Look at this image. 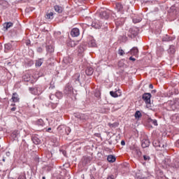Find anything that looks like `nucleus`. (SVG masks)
<instances>
[{"label":"nucleus","mask_w":179,"mask_h":179,"mask_svg":"<svg viewBox=\"0 0 179 179\" xmlns=\"http://www.w3.org/2000/svg\"><path fill=\"white\" fill-rule=\"evenodd\" d=\"M168 106L166 107V110L168 111H176V110H178L179 108V99H175L173 101H169L166 103Z\"/></svg>","instance_id":"obj_1"},{"label":"nucleus","mask_w":179,"mask_h":179,"mask_svg":"<svg viewBox=\"0 0 179 179\" xmlns=\"http://www.w3.org/2000/svg\"><path fill=\"white\" fill-rule=\"evenodd\" d=\"M64 92V94L69 97L73 96V87H72V85H71V84H67L66 85Z\"/></svg>","instance_id":"obj_2"},{"label":"nucleus","mask_w":179,"mask_h":179,"mask_svg":"<svg viewBox=\"0 0 179 179\" xmlns=\"http://www.w3.org/2000/svg\"><path fill=\"white\" fill-rule=\"evenodd\" d=\"M85 76L83 74H81V76L79 73H76L73 76V79L76 83H80V82H83L85 80Z\"/></svg>","instance_id":"obj_3"},{"label":"nucleus","mask_w":179,"mask_h":179,"mask_svg":"<svg viewBox=\"0 0 179 179\" xmlns=\"http://www.w3.org/2000/svg\"><path fill=\"white\" fill-rule=\"evenodd\" d=\"M152 98V94L150 93H145L143 94L142 99L145 101V104H150V99Z\"/></svg>","instance_id":"obj_4"},{"label":"nucleus","mask_w":179,"mask_h":179,"mask_svg":"<svg viewBox=\"0 0 179 179\" xmlns=\"http://www.w3.org/2000/svg\"><path fill=\"white\" fill-rule=\"evenodd\" d=\"M75 117L76 118H78V120H80V121H86V120H89V116L83 113L76 114L75 115Z\"/></svg>","instance_id":"obj_5"},{"label":"nucleus","mask_w":179,"mask_h":179,"mask_svg":"<svg viewBox=\"0 0 179 179\" xmlns=\"http://www.w3.org/2000/svg\"><path fill=\"white\" fill-rule=\"evenodd\" d=\"M62 97V92H57L55 95L54 94H51L50 96V100H58L57 99H61Z\"/></svg>","instance_id":"obj_6"},{"label":"nucleus","mask_w":179,"mask_h":179,"mask_svg":"<svg viewBox=\"0 0 179 179\" xmlns=\"http://www.w3.org/2000/svg\"><path fill=\"white\" fill-rule=\"evenodd\" d=\"M80 34V31L78 28H73L71 31V35L72 37H78Z\"/></svg>","instance_id":"obj_7"},{"label":"nucleus","mask_w":179,"mask_h":179,"mask_svg":"<svg viewBox=\"0 0 179 179\" xmlns=\"http://www.w3.org/2000/svg\"><path fill=\"white\" fill-rule=\"evenodd\" d=\"M13 50V45L12 43H6L4 45V52H8V51H12Z\"/></svg>","instance_id":"obj_8"},{"label":"nucleus","mask_w":179,"mask_h":179,"mask_svg":"<svg viewBox=\"0 0 179 179\" xmlns=\"http://www.w3.org/2000/svg\"><path fill=\"white\" fill-rule=\"evenodd\" d=\"M35 125H36V127H38L39 128H43V127H44L45 124L44 123L43 119H38L35 122Z\"/></svg>","instance_id":"obj_9"},{"label":"nucleus","mask_w":179,"mask_h":179,"mask_svg":"<svg viewBox=\"0 0 179 179\" xmlns=\"http://www.w3.org/2000/svg\"><path fill=\"white\" fill-rule=\"evenodd\" d=\"M150 145V141H149V140L144 139L142 141V143H141L142 148H149Z\"/></svg>","instance_id":"obj_10"},{"label":"nucleus","mask_w":179,"mask_h":179,"mask_svg":"<svg viewBox=\"0 0 179 179\" xmlns=\"http://www.w3.org/2000/svg\"><path fill=\"white\" fill-rule=\"evenodd\" d=\"M139 52V50H138V48H133L131 50H130V54L131 55H134V57H138V54Z\"/></svg>","instance_id":"obj_11"},{"label":"nucleus","mask_w":179,"mask_h":179,"mask_svg":"<svg viewBox=\"0 0 179 179\" xmlns=\"http://www.w3.org/2000/svg\"><path fill=\"white\" fill-rule=\"evenodd\" d=\"M85 73L88 76L93 75V68L87 67V69L85 70Z\"/></svg>","instance_id":"obj_12"},{"label":"nucleus","mask_w":179,"mask_h":179,"mask_svg":"<svg viewBox=\"0 0 179 179\" xmlns=\"http://www.w3.org/2000/svg\"><path fill=\"white\" fill-rule=\"evenodd\" d=\"M12 100L13 103H17L19 101V95L17 93H13L12 96Z\"/></svg>","instance_id":"obj_13"},{"label":"nucleus","mask_w":179,"mask_h":179,"mask_svg":"<svg viewBox=\"0 0 179 179\" xmlns=\"http://www.w3.org/2000/svg\"><path fill=\"white\" fill-rule=\"evenodd\" d=\"M100 17L102 19H108V13L107 11H102L100 13Z\"/></svg>","instance_id":"obj_14"},{"label":"nucleus","mask_w":179,"mask_h":179,"mask_svg":"<svg viewBox=\"0 0 179 179\" xmlns=\"http://www.w3.org/2000/svg\"><path fill=\"white\" fill-rule=\"evenodd\" d=\"M63 62H64V64H72V58L69 57H66L63 59Z\"/></svg>","instance_id":"obj_15"},{"label":"nucleus","mask_w":179,"mask_h":179,"mask_svg":"<svg viewBox=\"0 0 179 179\" xmlns=\"http://www.w3.org/2000/svg\"><path fill=\"white\" fill-rule=\"evenodd\" d=\"M55 12H57V13H62L64 9L61 6L56 5L55 6Z\"/></svg>","instance_id":"obj_16"},{"label":"nucleus","mask_w":179,"mask_h":179,"mask_svg":"<svg viewBox=\"0 0 179 179\" xmlns=\"http://www.w3.org/2000/svg\"><path fill=\"white\" fill-rule=\"evenodd\" d=\"M13 26V23L12 22H6L3 24V27L6 30H8V29H10V27H12Z\"/></svg>","instance_id":"obj_17"},{"label":"nucleus","mask_w":179,"mask_h":179,"mask_svg":"<svg viewBox=\"0 0 179 179\" xmlns=\"http://www.w3.org/2000/svg\"><path fill=\"white\" fill-rule=\"evenodd\" d=\"M162 41H173V38L170 37L169 35H165L162 37Z\"/></svg>","instance_id":"obj_18"},{"label":"nucleus","mask_w":179,"mask_h":179,"mask_svg":"<svg viewBox=\"0 0 179 179\" xmlns=\"http://www.w3.org/2000/svg\"><path fill=\"white\" fill-rule=\"evenodd\" d=\"M77 44H78V42H76L75 41H70L68 42L67 45L69 47L73 48V47H76Z\"/></svg>","instance_id":"obj_19"},{"label":"nucleus","mask_w":179,"mask_h":179,"mask_svg":"<svg viewBox=\"0 0 179 179\" xmlns=\"http://www.w3.org/2000/svg\"><path fill=\"white\" fill-rule=\"evenodd\" d=\"M54 46L52 45H46V51L47 52H50V54H51V52H54Z\"/></svg>","instance_id":"obj_20"},{"label":"nucleus","mask_w":179,"mask_h":179,"mask_svg":"<svg viewBox=\"0 0 179 179\" xmlns=\"http://www.w3.org/2000/svg\"><path fill=\"white\" fill-rule=\"evenodd\" d=\"M168 52L169 54H174V52H176V48L174 47V45H171L169 47V48L168 49Z\"/></svg>","instance_id":"obj_21"},{"label":"nucleus","mask_w":179,"mask_h":179,"mask_svg":"<svg viewBox=\"0 0 179 179\" xmlns=\"http://www.w3.org/2000/svg\"><path fill=\"white\" fill-rule=\"evenodd\" d=\"M107 160L110 163H114V162H115V157H114L113 155H109V156H108Z\"/></svg>","instance_id":"obj_22"},{"label":"nucleus","mask_w":179,"mask_h":179,"mask_svg":"<svg viewBox=\"0 0 179 179\" xmlns=\"http://www.w3.org/2000/svg\"><path fill=\"white\" fill-rule=\"evenodd\" d=\"M123 8H124V7L122 6V4H121L120 3H116V9H117V12H121V10H122Z\"/></svg>","instance_id":"obj_23"},{"label":"nucleus","mask_w":179,"mask_h":179,"mask_svg":"<svg viewBox=\"0 0 179 179\" xmlns=\"http://www.w3.org/2000/svg\"><path fill=\"white\" fill-rule=\"evenodd\" d=\"M46 19H54V13L53 12H50L48 13L45 15Z\"/></svg>","instance_id":"obj_24"},{"label":"nucleus","mask_w":179,"mask_h":179,"mask_svg":"<svg viewBox=\"0 0 179 179\" xmlns=\"http://www.w3.org/2000/svg\"><path fill=\"white\" fill-rule=\"evenodd\" d=\"M134 117H135L136 120H139V118H141V117H142V113H141V111L137 110L134 114Z\"/></svg>","instance_id":"obj_25"},{"label":"nucleus","mask_w":179,"mask_h":179,"mask_svg":"<svg viewBox=\"0 0 179 179\" xmlns=\"http://www.w3.org/2000/svg\"><path fill=\"white\" fill-rule=\"evenodd\" d=\"M32 142L34 143V145H39L41 141L37 137H33Z\"/></svg>","instance_id":"obj_26"},{"label":"nucleus","mask_w":179,"mask_h":179,"mask_svg":"<svg viewBox=\"0 0 179 179\" xmlns=\"http://www.w3.org/2000/svg\"><path fill=\"white\" fill-rule=\"evenodd\" d=\"M43 62H44L43 59H39L36 60V66H41V65H43Z\"/></svg>","instance_id":"obj_27"},{"label":"nucleus","mask_w":179,"mask_h":179,"mask_svg":"<svg viewBox=\"0 0 179 179\" xmlns=\"http://www.w3.org/2000/svg\"><path fill=\"white\" fill-rule=\"evenodd\" d=\"M64 129H65V126L64 125H60L57 127V131L60 133V134H63L64 133Z\"/></svg>","instance_id":"obj_28"},{"label":"nucleus","mask_w":179,"mask_h":179,"mask_svg":"<svg viewBox=\"0 0 179 179\" xmlns=\"http://www.w3.org/2000/svg\"><path fill=\"white\" fill-rule=\"evenodd\" d=\"M152 145L155 148H162V144L159 141H153Z\"/></svg>","instance_id":"obj_29"},{"label":"nucleus","mask_w":179,"mask_h":179,"mask_svg":"<svg viewBox=\"0 0 179 179\" xmlns=\"http://www.w3.org/2000/svg\"><path fill=\"white\" fill-rule=\"evenodd\" d=\"M52 108H55V107H57V105L58 104V100H52Z\"/></svg>","instance_id":"obj_30"},{"label":"nucleus","mask_w":179,"mask_h":179,"mask_svg":"<svg viewBox=\"0 0 179 179\" xmlns=\"http://www.w3.org/2000/svg\"><path fill=\"white\" fill-rule=\"evenodd\" d=\"M149 122H150V124H153V125H155V127H157V120L149 119Z\"/></svg>","instance_id":"obj_31"},{"label":"nucleus","mask_w":179,"mask_h":179,"mask_svg":"<svg viewBox=\"0 0 179 179\" xmlns=\"http://www.w3.org/2000/svg\"><path fill=\"white\" fill-rule=\"evenodd\" d=\"M89 45H90V47H96V41H94V40H91V41L89 42Z\"/></svg>","instance_id":"obj_32"},{"label":"nucleus","mask_w":179,"mask_h":179,"mask_svg":"<svg viewBox=\"0 0 179 179\" xmlns=\"http://www.w3.org/2000/svg\"><path fill=\"white\" fill-rule=\"evenodd\" d=\"M29 90L32 94H38V92L36 88H29Z\"/></svg>","instance_id":"obj_33"},{"label":"nucleus","mask_w":179,"mask_h":179,"mask_svg":"<svg viewBox=\"0 0 179 179\" xmlns=\"http://www.w3.org/2000/svg\"><path fill=\"white\" fill-rule=\"evenodd\" d=\"M108 125L110 128H117V127H118V123H117V122H115V123H113V124L109 123Z\"/></svg>","instance_id":"obj_34"},{"label":"nucleus","mask_w":179,"mask_h":179,"mask_svg":"<svg viewBox=\"0 0 179 179\" xmlns=\"http://www.w3.org/2000/svg\"><path fill=\"white\" fill-rule=\"evenodd\" d=\"M110 94L112 96V97H118V94H117V92L110 91Z\"/></svg>","instance_id":"obj_35"},{"label":"nucleus","mask_w":179,"mask_h":179,"mask_svg":"<svg viewBox=\"0 0 179 179\" xmlns=\"http://www.w3.org/2000/svg\"><path fill=\"white\" fill-rule=\"evenodd\" d=\"M118 54H119V55L122 56V55H125V52L124 51V50L120 48V49L118 50Z\"/></svg>","instance_id":"obj_36"},{"label":"nucleus","mask_w":179,"mask_h":179,"mask_svg":"<svg viewBox=\"0 0 179 179\" xmlns=\"http://www.w3.org/2000/svg\"><path fill=\"white\" fill-rule=\"evenodd\" d=\"M141 20H142V18H141V17H138V18H134V19H133V22H134V23H139V22H141Z\"/></svg>","instance_id":"obj_37"},{"label":"nucleus","mask_w":179,"mask_h":179,"mask_svg":"<svg viewBox=\"0 0 179 179\" xmlns=\"http://www.w3.org/2000/svg\"><path fill=\"white\" fill-rule=\"evenodd\" d=\"M134 152H135V153H136L137 156H141V155H142V152H141V151L138 149H135L134 150Z\"/></svg>","instance_id":"obj_38"},{"label":"nucleus","mask_w":179,"mask_h":179,"mask_svg":"<svg viewBox=\"0 0 179 179\" xmlns=\"http://www.w3.org/2000/svg\"><path fill=\"white\" fill-rule=\"evenodd\" d=\"M143 159L145 160V162H149V160H150V157L148 155H143Z\"/></svg>","instance_id":"obj_39"},{"label":"nucleus","mask_w":179,"mask_h":179,"mask_svg":"<svg viewBox=\"0 0 179 179\" xmlns=\"http://www.w3.org/2000/svg\"><path fill=\"white\" fill-rule=\"evenodd\" d=\"M64 129H65V131H66V134L67 135H69V134L71 133V128H69V127H66Z\"/></svg>","instance_id":"obj_40"},{"label":"nucleus","mask_w":179,"mask_h":179,"mask_svg":"<svg viewBox=\"0 0 179 179\" xmlns=\"http://www.w3.org/2000/svg\"><path fill=\"white\" fill-rule=\"evenodd\" d=\"M124 24V21L120 22V21L116 22V26H122Z\"/></svg>","instance_id":"obj_41"},{"label":"nucleus","mask_w":179,"mask_h":179,"mask_svg":"<svg viewBox=\"0 0 179 179\" xmlns=\"http://www.w3.org/2000/svg\"><path fill=\"white\" fill-rule=\"evenodd\" d=\"M18 179H26V176L24 175H20Z\"/></svg>","instance_id":"obj_42"},{"label":"nucleus","mask_w":179,"mask_h":179,"mask_svg":"<svg viewBox=\"0 0 179 179\" xmlns=\"http://www.w3.org/2000/svg\"><path fill=\"white\" fill-rule=\"evenodd\" d=\"M37 52H43V48H37Z\"/></svg>","instance_id":"obj_43"},{"label":"nucleus","mask_w":179,"mask_h":179,"mask_svg":"<svg viewBox=\"0 0 179 179\" xmlns=\"http://www.w3.org/2000/svg\"><path fill=\"white\" fill-rule=\"evenodd\" d=\"M107 179H114V176L110 175V176H108Z\"/></svg>","instance_id":"obj_44"},{"label":"nucleus","mask_w":179,"mask_h":179,"mask_svg":"<svg viewBox=\"0 0 179 179\" xmlns=\"http://www.w3.org/2000/svg\"><path fill=\"white\" fill-rule=\"evenodd\" d=\"M129 60H130V61H133V62H134V61H136V59L135 58L132 57H129Z\"/></svg>","instance_id":"obj_45"},{"label":"nucleus","mask_w":179,"mask_h":179,"mask_svg":"<svg viewBox=\"0 0 179 179\" xmlns=\"http://www.w3.org/2000/svg\"><path fill=\"white\" fill-rule=\"evenodd\" d=\"M121 145L122 146H125V141L124 140L121 141Z\"/></svg>","instance_id":"obj_46"},{"label":"nucleus","mask_w":179,"mask_h":179,"mask_svg":"<svg viewBox=\"0 0 179 179\" xmlns=\"http://www.w3.org/2000/svg\"><path fill=\"white\" fill-rule=\"evenodd\" d=\"M23 79H24V80H25L26 82H29V80H30L29 78H27V79H26V77H25V76L23 77Z\"/></svg>","instance_id":"obj_47"},{"label":"nucleus","mask_w":179,"mask_h":179,"mask_svg":"<svg viewBox=\"0 0 179 179\" xmlns=\"http://www.w3.org/2000/svg\"><path fill=\"white\" fill-rule=\"evenodd\" d=\"M52 129L51 127H49L48 129H46V132H51Z\"/></svg>","instance_id":"obj_48"},{"label":"nucleus","mask_w":179,"mask_h":179,"mask_svg":"<svg viewBox=\"0 0 179 179\" xmlns=\"http://www.w3.org/2000/svg\"><path fill=\"white\" fill-rule=\"evenodd\" d=\"M6 155L8 157H9V156H10V152H6Z\"/></svg>","instance_id":"obj_49"},{"label":"nucleus","mask_w":179,"mask_h":179,"mask_svg":"<svg viewBox=\"0 0 179 179\" xmlns=\"http://www.w3.org/2000/svg\"><path fill=\"white\" fill-rule=\"evenodd\" d=\"M176 143V146L179 148V140H178Z\"/></svg>","instance_id":"obj_50"},{"label":"nucleus","mask_w":179,"mask_h":179,"mask_svg":"<svg viewBox=\"0 0 179 179\" xmlns=\"http://www.w3.org/2000/svg\"><path fill=\"white\" fill-rule=\"evenodd\" d=\"M149 87H150V89H153V85L150 84Z\"/></svg>","instance_id":"obj_51"},{"label":"nucleus","mask_w":179,"mask_h":179,"mask_svg":"<svg viewBox=\"0 0 179 179\" xmlns=\"http://www.w3.org/2000/svg\"><path fill=\"white\" fill-rule=\"evenodd\" d=\"M11 111H16V108H15V107L12 108Z\"/></svg>","instance_id":"obj_52"},{"label":"nucleus","mask_w":179,"mask_h":179,"mask_svg":"<svg viewBox=\"0 0 179 179\" xmlns=\"http://www.w3.org/2000/svg\"><path fill=\"white\" fill-rule=\"evenodd\" d=\"M81 48H82L80 47V52H82L85 51V49H83V50H82Z\"/></svg>","instance_id":"obj_53"},{"label":"nucleus","mask_w":179,"mask_h":179,"mask_svg":"<svg viewBox=\"0 0 179 179\" xmlns=\"http://www.w3.org/2000/svg\"><path fill=\"white\" fill-rule=\"evenodd\" d=\"M156 90H153L152 91V93H156Z\"/></svg>","instance_id":"obj_54"},{"label":"nucleus","mask_w":179,"mask_h":179,"mask_svg":"<svg viewBox=\"0 0 179 179\" xmlns=\"http://www.w3.org/2000/svg\"><path fill=\"white\" fill-rule=\"evenodd\" d=\"M173 167H176V169H177V167H178V165H175L173 166Z\"/></svg>","instance_id":"obj_55"},{"label":"nucleus","mask_w":179,"mask_h":179,"mask_svg":"<svg viewBox=\"0 0 179 179\" xmlns=\"http://www.w3.org/2000/svg\"><path fill=\"white\" fill-rule=\"evenodd\" d=\"M42 179H45V176H43V177L42 178Z\"/></svg>","instance_id":"obj_56"},{"label":"nucleus","mask_w":179,"mask_h":179,"mask_svg":"<svg viewBox=\"0 0 179 179\" xmlns=\"http://www.w3.org/2000/svg\"><path fill=\"white\" fill-rule=\"evenodd\" d=\"M27 45H29V42H27Z\"/></svg>","instance_id":"obj_57"},{"label":"nucleus","mask_w":179,"mask_h":179,"mask_svg":"<svg viewBox=\"0 0 179 179\" xmlns=\"http://www.w3.org/2000/svg\"><path fill=\"white\" fill-rule=\"evenodd\" d=\"M3 162H5V158H3V159H2Z\"/></svg>","instance_id":"obj_58"},{"label":"nucleus","mask_w":179,"mask_h":179,"mask_svg":"<svg viewBox=\"0 0 179 179\" xmlns=\"http://www.w3.org/2000/svg\"><path fill=\"white\" fill-rule=\"evenodd\" d=\"M16 136H17L15 135V136H14V138H16Z\"/></svg>","instance_id":"obj_59"},{"label":"nucleus","mask_w":179,"mask_h":179,"mask_svg":"<svg viewBox=\"0 0 179 179\" xmlns=\"http://www.w3.org/2000/svg\"><path fill=\"white\" fill-rule=\"evenodd\" d=\"M169 166H170V164H168Z\"/></svg>","instance_id":"obj_60"},{"label":"nucleus","mask_w":179,"mask_h":179,"mask_svg":"<svg viewBox=\"0 0 179 179\" xmlns=\"http://www.w3.org/2000/svg\"><path fill=\"white\" fill-rule=\"evenodd\" d=\"M0 47H1V44H0Z\"/></svg>","instance_id":"obj_61"},{"label":"nucleus","mask_w":179,"mask_h":179,"mask_svg":"<svg viewBox=\"0 0 179 179\" xmlns=\"http://www.w3.org/2000/svg\"><path fill=\"white\" fill-rule=\"evenodd\" d=\"M0 148H1V145H0Z\"/></svg>","instance_id":"obj_62"}]
</instances>
